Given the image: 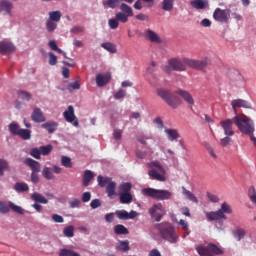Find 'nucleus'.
<instances>
[{
  "label": "nucleus",
  "mask_w": 256,
  "mask_h": 256,
  "mask_svg": "<svg viewBox=\"0 0 256 256\" xmlns=\"http://www.w3.org/2000/svg\"><path fill=\"white\" fill-rule=\"evenodd\" d=\"M64 237H75V227L74 226H67L63 229Z\"/></svg>",
  "instance_id": "58836bf2"
},
{
  "label": "nucleus",
  "mask_w": 256,
  "mask_h": 256,
  "mask_svg": "<svg viewBox=\"0 0 256 256\" xmlns=\"http://www.w3.org/2000/svg\"><path fill=\"white\" fill-rule=\"evenodd\" d=\"M72 89L73 90L81 89V84H79L78 81L68 84V91H71Z\"/></svg>",
  "instance_id": "6e6d98bb"
},
{
  "label": "nucleus",
  "mask_w": 256,
  "mask_h": 256,
  "mask_svg": "<svg viewBox=\"0 0 256 256\" xmlns=\"http://www.w3.org/2000/svg\"><path fill=\"white\" fill-rule=\"evenodd\" d=\"M190 5L194 9H205V7L209 5V2H207V0H192Z\"/></svg>",
  "instance_id": "a878e982"
},
{
  "label": "nucleus",
  "mask_w": 256,
  "mask_h": 256,
  "mask_svg": "<svg viewBox=\"0 0 256 256\" xmlns=\"http://www.w3.org/2000/svg\"><path fill=\"white\" fill-rule=\"evenodd\" d=\"M46 29L49 33H53V31H55V29H57V23H55V21H53V20H47Z\"/></svg>",
  "instance_id": "de8ad7c7"
},
{
  "label": "nucleus",
  "mask_w": 256,
  "mask_h": 256,
  "mask_svg": "<svg viewBox=\"0 0 256 256\" xmlns=\"http://www.w3.org/2000/svg\"><path fill=\"white\" fill-rule=\"evenodd\" d=\"M49 65H57V56L52 52L49 53Z\"/></svg>",
  "instance_id": "680f3d73"
},
{
  "label": "nucleus",
  "mask_w": 256,
  "mask_h": 256,
  "mask_svg": "<svg viewBox=\"0 0 256 256\" xmlns=\"http://www.w3.org/2000/svg\"><path fill=\"white\" fill-rule=\"evenodd\" d=\"M148 213L152 219V221H156L159 223L163 217H165L166 211L163 207L162 203L154 204L152 207L149 208Z\"/></svg>",
  "instance_id": "1a4fd4ad"
},
{
  "label": "nucleus",
  "mask_w": 256,
  "mask_h": 256,
  "mask_svg": "<svg viewBox=\"0 0 256 256\" xmlns=\"http://www.w3.org/2000/svg\"><path fill=\"white\" fill-rule=\"evenodd\" d=\"M136 19H138V21H149V16L145 14H138L136 15Z\"/></svg>",
  "instance_id": "774afa93"
},
{
  "label": "nucleus",
  "mask_w": 256,
  "mask_h": 256,
  "mask_svg": "<svg viewBox=\"0 0 256 256\" xmlns=\"http://www.w3.org/2000/svg\"><path fill=\"white\" fill-rule=\"evenodd\" d=\"M31 199L35 201V203H43L44 205H47V203H49V200L47 198L37 192L31 194Z\"/></svg>",
  "instance_id": "cd10ccee"
},
{
  "label": "nucleus",
  "mask_w": 256,
  "mask_h": 256,
  "mask_svg": "<svg viewBox=\"0 0 256 256\" xmlns=\"http://www.w3.org/2000/svg\"><path fill=\"white\" fill-rule=\"evenodd\" d=\"M248 196H249L250 201H252V203L254 205H256V190H255V187H253V186L249 187Z\"/></svg>",
  "instance_id": "37998d69"
},
{
  "label": "nucleus",
  "mask_w": 256,
  "mask_h": 256,
  "mask_svg": "<svg viewBox=\"0 0 256 256\" xmlns=\"http://www.w3.org/2000/svg\"><path fill=\"white\" fill-rule=\"evenodd\" d=\"M42 177H44V179H47L48 181L55 179V175L53 174V169L49 167H44L42 170Z\"/></svg>",
  "instance_id": "c756f323"
},
{
  "label": "nucleus",
  "mask_w": 256,
  "mask_h": 256,
  "mask_svg": "<svg viewBox=\"0 0 256 256\" xmlns=\"http://www.w3.org/2000/svg\"><path fill=\"white\" fill-rule=\"evenodd\" d=\"M154 229L159 232V235L164 241L168 243H177L179 235L175 232V226L169 222H162L154 225Z\"/></svg>",
  "instance_id": "f03ea898"
},
{
  "label": "nucleus",
  "mask_w": 256,
  "mask_h": 256,
  "mask_svg": "<svg viewBox=\"0 0 256 256\" xmlns=\"http://www.w3.org/2000/svg\"><path fill=\"white\" fill-rule=\"evenodd\" d=\"M63 117L67 123H72L74 127H79V120L75 116V108L73 106H68V109L63 113Z\"/></svg>",
  "instance_id": "4468645a"
},
{
  "label": "nucleus",
  "mask_w": 256,
  "mask_h": 256,
  "mask_svg": "<svg viewBox=\"0 0 256 256\" xmlns=\"http://www.w3.org/2000/svg\"><path fill=\"white\" fill-rule=\"evenodd\" d=\"M245 235H246V232L243 229H238L233 233V236L235 237V239H237V241H241V239H243Z\"/></svg>",
  "instance_id": "8fccbe9b"
},
{
  "label": "nucleus",
  "mask_w": 256,
  "mask_h": 256,
  "mask_svg": "<svg viewBox=\"0 0 256 256\" xmlns=\"http://www.w3.org/2000/svg\"><path fill=\"white\" fill-rule=\"evenodd\" d=\"M142 193L145 197H151L152 199H158L160 201H165L173 197V193L168 190H158L154 188H144L142 189Z\"/></svg>",
  "instance_id": "423d86ee"
},
{
  "label": "nucleus",
  "mask_w": 256,
  "mask_h": 256,
  "mask_svg": "<svg viewBox=\"0 0 256 256\" xmlns=\"http://www.w3.org/2000/svg\"><path fill=\"white\" fill-rule=\"evenodd\" d=\"M118 195L122 205H129V203L133 202V195H131V193H122Z\"/></svg>",
  "instance_id": "bb28decb"
},
{
  "label": "nucleus",
  "mask_w": 256,
  "mask_h": 256,
  "mask_svg": "<svg viewBox=\"0 0 256 256\" xmlns=\"http://www.w3.org/2000/svg\"><path fill=\"white\" fill-rule=\"evenodd\" d=\"M127 95V91L120 89L114 94V99H123Z\"/></svg>",
  "instance_id": "5fc2aeb1"
},
{
  "label": "nucleus",
  "mask_w": 256,
  "mask_h": 256,
  "mask_svg": "<svg viewBox=\"0 0 256 256\" xmlns=\"http://www.w3.org/2000/svg\"><path fill=\"white\" fill-rule=\"evenodd\" d=\"M157 95L160 96V98L163 99V101H165V103H167L168 107H171V109H177V107H180V105L183 103L181 98L167 89H158Z\"/></svg>",
  "instance_id": "20e7f679"
},
{
  "label": "nucleus",
  "mask_w": 256,
  "mask_h": 256,
  "mask_svg": "<svg viewBox=\"0 0 256 256\" xmlns=\"http://www.w3.org/2000/svg\"><path fill=\"white\" fill-rule=\"evenodd\" d=\"M31 119L34 121V123H45V121H47V118H45V115L43 114V111L40 110V108L33 109Z\"/></svg>",
  "instance_id": "a211bd4d"
},
{
  "label": "nucleus",
  "mask_w": 256,
  "mask_h": 256,
  "mask_svg": "<svg viewBox=\"0 0 256 256\" xmlns=\"http://www.w3.org/2000/svg\"><path fill=\"white\" fill-rule=\"evenodd\" d=\"M10 209H12L14 213H18V215H25V210H23L21 206H17L13 202H9V206H7L5 202L0 201V213L5 215L9 213Z\"/></svg>",
  "instance_id": "9b49d317"
},
{
  "label": "nucleus",
  "mask_w": 256,
  "mask_h": 256,
  "mask_svg": "<svg viewBox=\"0 0 256 256\" xmlns=\"http://www.w3.org/2000/svg\"><path fill=\"white\" fill-rule=\"evenodd\" d=\"M232 109L235 113V117H241V115H237V109H251V102L243 99H235L231 102Z\"/></svg>",
  "instance_id": "ddd939ff"
},
{
  "label": "nucleus",
  "mask_w": 256,
  "mask_h": 256,
  "mask_svg": "<svg viewBox=\"0 0 256 256\" xmlns=\"http://www.w3.org/2000/svg\"><path fill=\"white\" fill-rule=\"evenodd\" d=\"M31 157H34V159H41V150L40 148H32L30 151Z\"/></svg>",
  "instance_id": "864d4df0"
},
{
  "label": "nucleus",
  "mask_w": 256,
  "mask_h": 256,
  "mask_svg": "<svg viewBox=\"0 0 256 256\" xmlns=\"http://www.w3.org/2000/svg\"><path fill=\"white\" fill-rule=\"evenodd\" d=\"M50 21H61V12L60 11H52L49 13Z\"/></svg>",
  "instance_id": "09e8293b"
},
{
  "label": "nucleus",
  "mask_w": 256,
  "mask_h": 256,
  "mask_svg": "<svg viewBox=\"0 0 256 256\" xmlns=\"http://www.w3.org/2000/svg\"><path fill=\"white\" fill-rule=\"evenodd\" d=\"M101 47L108 51L109 53H117V46L111 42H105L101 44Z\"/></svg>",
  "instance_id": "473e14b6"
},
{
  "label": "nucleus",
  "mask_w": 256,
  "mask_h": 256,
  "mask_svg": "<svg viewBox=\"0 0 256 256\" xmlns=\"http://www.w3.org/2000/svg\"><path fill=\"white\" fill-rule=\"evenodd\" d=\"M122 135H123V131H121L120 129L114 130L113 136H114V139H116V141H119Z\"/></svg>",
  "instance_id": "69168bd1"
},
{
  "label": "nucleus",
  "mask_w": 256,
  "mask_h": 256,
  "mask_svg": "<svg viewBox=\"0 0 256 256\" xmlns=\"http://www.w3.org/2000/svg\"><path fill=\"white\" fill-rule=\"evenodd\" d=\"M70 207L71 209H77L79 207H81V200L79 199H74L70 202Z\"/></svg>",
  "instance_id": "4d7b16f0"
},
{
  "label": "nucleus",
  "mask_w": 256,
  "mask_h": 256,
  "mask_svg": "<svg viewBox=\"0 0 256 256\" xmlns=\"http://www.w3.org/2000/svg\"><path fill=\"white\" fill-rule=\"evenodd\" d=\"M6 169H9V162L5 159H0V177L5 175Z\"/></svg>",
  "instance_id": "79ce46f5"
},
{
  "label": "nucleus",
  "mask_w": 256,
  "mask_h": 256,
  "mask_svg": "<svg viewBox=\"0 0 256 256\" xmlns=\"http://www.w3.org/2000/svg\"><path fill=\"white\" fill-rule=\"evenodd\" d=\"M176 95H179V97L183 98V100L188 103V105H195V100L193 99V96H191V93H189L186 90L178 89L175 91Z\"/></svg>",
  "instance_id": "6ab92c4d"
},
{
  "label": "nucleus",
  "mask_w": 256,
  "mask_h": 256,
  "mask_svg": "<svg viewBox=\"0 0 256 256\" xmlns=\"http://www.w3.org/2000/svg\"><path fill=\"white\" fill-rule=\"evenodd\" d=\"M52 219H53L54 223H63L65 221L63 216H61L59 214L52 215Z\"/></svg>",
  "instance_id": "e2e57ef3"
},
{
  "label": "nucleus",
  "mask_w": 256,
  "mask_h": 256,
  "mask_svg": "<svg viewBox=\"0 0 256 256\" xmlns=\"http://www.w3.org/2000/svg\"><path fill=\"white\" fill-rule=\"evenodd\" d=\"M104 7H109V9H115L119 5V0H104L102 2Z\"/></svg>",
  "instance_id": "a19ab883"
},
{
  "label": "nucleus",
  "mask_w": 256,
  "mask_h": 256,
  "mask_svg": "<svg viewBox=\"0 0 256 256\" xmlns=\"http://www.w3.org/2000/svg\"><path fill=\"white\" fill-rule=\"evenodd\" d=\"M61 161L64 167H67L68 169H71V167H73V164L71 163V158H69L68 156H62Z\"/></svg>",
  "instance_id": "3c124183"
},
{
  "label": "nucleus",
  "mask_w": 256,
  "mask_h": 256,
  "mask_svg": "<svg viewBox=\"0 0 256 256\" xmlns=\"http://www.w3.org/2000/svg\"><path fill=\"white\" fill-rule=\"evenodd\" d=\"M59 256H81V254L71 249L63 248L59 251Z\"/></svg>",
  "instance_id": "4c0bfd02"
},
{
  "label": "nucleus",
  "mask_w": 256,
  "mask_h": 256,
  "mask_svg": "<svg viewBox=\"0 0 256 256\" xmlns=\"http://www.w3.org/2000/svg\"><path fill=\"white\" fill-rule=\"evenodd\" d=\"M40 154L41 155H49V153H51V151H53V145L48 144L46 146H40Z\"/></svg>",
  "instance_id": "49530a36"
},
{
  "label": "nucleus",
  "mask_w": 256,
  "mask_h": 256,
  "mask_svg": "<svg viewBox=\"0 0 256 256\" xmlns=\"http://www.w3.org/2000/svg\"><path fill=\"white\" fill-rule=\"evenodd\" d=\"M233 123H235V116L234 119H225L220 121V127H222L224 134L227 137H233V135H235V131H233Z\"/></svg>",
  "instance_id": "2eb2a0df"
},
{
  "label": "nucleus",
  "mask_w": 256,
  "mask_h": 256,
  "mask_svg": "<svg viewBox=\"0 0 256 256\" xmlns=\"http://www.w3.org/2000/svg\"><path fill=\"white\" fill-rule=\"evenodd\" d=\"M209 65H211V59L209 58H204L201 60H195L190 58H171L170 60H168V64L166 66H163V71L168 75L171 74V71H187V67H190V69L203 71V69H207Z\"/></svg>",
  "instance_id": "f257e3e1"
},
{
  "label": "nucleus",
  "mask_w": 256,
  "mask_h": 256,
  "mask_svg": "<svg viewBox=\"0 0 256 256\" xmlns=\"http://www.w3.org/2000/svg\"><path fill=\"white\" fill-rule=\"evenodd\" d=\"M116 249H118V251H122V253H127V251L130 249L129 240H120L116 246Z\"/></svg>",
  "instance_id": "7c9ffc66"
},
{
  "label": "nucleus",
  "mask_w": 256,
  "mask_h": 256,
  "mask_svg": "<svg viewBox=\"0 0 256 256\" xmlns=\"http://www.w3.org/2000/svg\"><path fill=\"white\" fill-rule=\"evenodd\" d=\"M144 37L151 43H161V37L151 29L145 31Z\"/></svg>",
  "instance_id": "4be33fe9"
},
{
  "label": "nucleus",
  "mask_w": 256,
  "mask_h": 256,
  "mask_svg": "<svg viewBox=\"0 0 256 256\" xmlns=\"http://www.w3.org/2000/svg\"><path fill=\"white\" fill-rule=\"evenodd\" d=\"M13 2L9 0H0V13L3 15H9V17H13Z\"/></svg>",
  "instance_id": "dca6fc26"
},
{
  "label": "nucleus",
  "mask_w": 256,
  "mask_h": 256,
  "mask_svg": "<svg viewBox=\"0 0 256 256\" xmlns=\"http://www.w3.org/2000/svg\"><path fill=\"white\" fill-rule=\"evenodd\" d=\"M111 81V73L107 72L106 74H98L96 76V85L97 87H105L107 83Z\"/></svg>",
  "instance_id": "aec40b11"
},
{
  "label": "nucleus",
  "mask_w": 256,
  "mask_h": 256,
  "mask_svg": "<svg viewBox=\"0 0 256 256\" xmlns=\"http://www.w3.org/2000/svg\"><path fill=\"white\" fill-rule=\"evenodd\" d=\"M225 213L228 215H230V213H233L231 206L227 204V202H224L221 205V209H219L218 211L206 213V217L208 221H219V223L223 225V221H221V219H227V216L225 215Z\"/></svg>",
  "instance_id": "39448f33"
},
{
  "label": "nucleus",
  "mask_w": 256,
  "mask_h": 256,
  "mask_svg": "<svg viewBox=\"0 0 256 256\" xmlns=\"http://www.w3.org/2000/svg\"><path fill=\"white\" fill-rule=\"evenodd\" d=\"M120 11L121 12L116 13V19L120 21V23H127L129 21V17H133L135 15L133 13V8L125 3L120 5Z\"/></svg>",
  "instance_id": "9d476101"
},
{
  "label": "nucleus",
  "mask_w": 256,
  "mask_h": 256,
  "mask_svg": "<svg viewBox=\"0 0 256 256\" xmlns=\"http://www.w3.org/2000/svg\"><path fill=\"white\" fill-rule=\"evenodd\" d=\"M115 189H117V184L113 181L109 182L106 187L108 197H113V195H115Z\"/></svg>",
  "instance_id": "e433bc0d"
},
{
  "label": "nucleus",
  "mask_w": 256,
  "mask_h": 256,
  "mask_svg": "<svg viewBox=\"0 0 256 256\" xmlns=\"http://www.w3.org/2000/svg\"><path fill=\"white\" fill-rule=\"evenodd\" d=\"M131 183L125 182L119 185L118 194L131 193Z\"/></svg>",
  "instance_id": "72a5a7b5"
},
{
  "label": "nucleus",
  "mask_w": 256,
  "mask_h": 256,
  "mask_svg": "<svg viewBox=\"0 0 256 256\" xmlns=\"http://www.w3.org/2000/svg\"><path fill=\"white\" fill-rule=\"evenodd\" d=\"M97 181H98V185L100 187H105L107 185V183H111V178H109V177L103 178V176L99 175L97 177Z\"/></svg>",
  "instance_id": "a18cd8bd"
},
{
  "label": "nucleus",
  "mask_w": 256,
  "mask_h": 256,
  "mask_svg": "<svg viewBox=\"0 0 256 256\" xmlns=\"http://www.w3.org/2000/svg\"><path fill=\"white\" fill-rule=\"evenodd\" d=\"M116 215L118 219H121L122 221H127V219H129V212L126 210H117Z\"/></svg>",
  "instance_id": "c03bdc74"
},
{
  "label": "nucleus",
  "mask_w": 256,
  "mask_h": 256,
  "mask_svg": "<svg viewBox=\"0 0 256 256\" xmlns=\"http://www.w3.org/2000/svg\"><path fill=\"white\" fill-rule=\"evenodd\" d=\"M196 251L200 256L223 255L224 253L223 249L213 243H209L207 246L198 245L196 246Z\"/></svg>",
  "instance_id": "0eeeda50"
},
{
  "label": "nucleus",
  "mask_w": 256,
  "mask_h": 256,
  "mask_svg": "<svg viewBox=\"0 0 256 256\" xmlns=\"http://www.w3.org/2000/svg\"><path fill=\"white\" fill-rule=\"evenodd\" d=\"M147 167H149L148 176L153 181H167V171H165V168L163 165H161V162L154 160L147 164Z\"/></svg>",
  "instance_id": "7ed1b4c3"
},
{
  "label": "nucleus",
  "mask_w": 256,
  "mask_h": 256,
  "mask_svg": "<svg viewBox=\"0 0 256 256\" xmlns=\"http://www.w3.org/2000/svg\"><path fill=\"white\" fill-rule=\"evenodd\" d=\"M9 131L11 135H17L20 139H23V141H29V139H31V130L23 129L17 123L9 124Z\"/></svg>",
  "instance_id": "6e6552de"
},
{
  "label": "nucleus",
  "mask_w": 256,
  "mask_h": 256,
  "mask_svg": "<svg viewBox=\"0 0 256 256\" xmlns=\"http://www.w3.org/2000/svg\"><path fill=\"white\" fill-rule=\"evenodd\" d=\"M17 95L22 99V101H31L32 95L27 91L18 90Z\"/></svg>",
  "instance_id": "ea45409f"
},
{
  "label": "nucleus",
  "mask_w": 256,
  "mask_h": 256,
  "mask_svg": "<svg viewBox=\"0 0 256 256\" xmlns=\"http://www.w3.org/2000/svg\"><path fill=\"white\" fill-rule=\"evenodd\" d=\"M90 207H91V209H97V208L101 207V200H99V199L92 200L90 203Z\"/></svg>",
  "instance_id": "13d9d810"
},
{
  "label": "nucleus",
  "mask_w": 256,
  "mask_h": 256,
  "mask_svg": "<svg viewBox=\"0 0 256 256\" xmlns=\"http://www.w3.org/2000/svg\"><path fill=\"white\" fill-rule=\"evenodd\" d=\"M25 165H27L29 168H31L32 173H39L41 171V164L31 158H27L24 161Z\"/></svg>",
  "instance_id": "5701e85b"
},
{
  "label": "nucleus",
  "mask_w": 256,
  "mask_h": 256,
  "mask_svg": "<svg viewBox=\"0 0 256 256\" xmlns=\"http://www.w3.org/2000/svg\"><path fill=\"white\" fill-rule=\"evenodd\" d=\"M230 17L229 10H223L221 8H216L213 13V19L219 23H229Z\"/></svg>",
  "instance_id": "f8f14e48"
},
{
  "label": "nucleus",
  "mask_w": 256,
  "mask_h": 256,
  "mask_svg": "<svg viewBox=\"0 0 256 256\" xmlns=\"http://www.w3.org/2000/svg\"><path fill=\"white\" fill-rule=\"evenodd\" d=\"M114 232L116 235H129V230L121 224H118L114 227Z\"/></svg>",
  "instance_id": "f704fd0d"
},
{
  "label": "nucleus",
  "mask_w": 256,
  "mask_h": 256,
  "mask_svg": "<svg viewBox=\"0 0 256 256\" xmlns=\"http://www.w3.org/2000/svg\"><path fill=\"white\" fill-rule=\"evenodd\" d=\"M207 197L211 203H219V197L217 195L208 192Z\"/></svg>",
  "instance_id": "bf43d9fd"
},
{
  "label": "nucleus",
  "mask_w": 256,
  "mask_h": 256,
  "mask_svg": "<svg viewBox=\"0 0 256 256\" xmlns=\"http://www.w3.org/2000/svg\"><path fill=\"white\" fill-rule=\"evenodd\" d=\"M14 190L17 193H25V191H29V185L24 182H17L14 184Z\"/></svg>",
  "instance_id": "c85d7f7f"
},
{
  "label": "nucleus",
  "mask_w": 256,
  "mask_h": 256,
  "mask_svg": "<svg viewBox=\"0 0 256 256\" xmlns=\"http://www.w3.org/2000/svg\"><path fill=\"white\" fill-rule=\"evenodd\" d=\"M119 22L120 21L115 16V18L108 20V25H109L110 29H117L119 27Z\"/></svg>",
  "instance_id": "603ef678"
},
{
  "label": "nucleus",
  "mask_w": 256,
  "mask_h": 256,
  "mask_svg": "<svg viewBox=\"0 0 256 256\" xmlns=\"http://www.w3.org/2000/svg\"><path fill=\"white\" fill-rule=\"evenodd\" d=\"M174 5H175V0H163L162 1L163 11H173Z\"/></svg>",
  "instance_id": "c9c22d12"
},
{
  "label": "nucleus",
  "mask_w": 256,
  "mask_h": 256,
  "mask_svg": "<svg viewBox=\"0 0 256 256\" xmlns=\"http://www.w3.org/2000/svg\"><path fill=\"white\" fill-rule=\"evenodd\" d=\"M229 143H231V136H226L220 140V145H222V147H227Z\"/></svg>",
  "instance_id": "052dcab7"
},
{
  "label": "nucleus",
  "mask_w": 256,
  "mask_h": 256,
  "mask_svg": "<svg viewBox=\"0 0 256 256\" xmlns=\"http://www.w3.org/2000/svg\"><path fill=\"white\" fill-rule=\"evenodd\" d=\"M182 193L188 199V201H192V203H199V199H197V196L193 194V192L187 190L185 187H182Z\"/></svg>",
  "instance_id": "393cba45"
},
{
  "label": "nucleus",
  "mask_w": 256,
  "mask_h": 256,
  "mask_svg": "<svg viewBox=\"0 0 256 256\" xmlns=\"http://www.w3.org/2000/svg\"><path fill=\"white\" fill-rule=\"evenodd\" d=\"M9 53H15V45L11 42H0V55H7Z\"/></svg>",
  "instance_id": "f3484780"
},
{
  "label": "nucleus",
  "mask_w": 256,
  "mask_h": 256,
  "mask_svg": "<svg viewBox=\"0 0 256 256\" xmlns=\"http://www.w3.org/2000/svg\"><path fill=\"white\" fill-rule=\"evenodd\" d=\"M94 177L95 175H93V172L91 170L84 171V175H83L84 187H89V184L91 183V181H93Z\"/></svg>",
  "instance_id": "b1692460"
},
{
  "label": "nucleus",
  "mask_w": 256,
  "mask_h": 256,
  "mask_svg": "<svg viewBox=\"0 0 256 256\" xmlns=\"http://www.w3.org/2000/svg\"><path fill=\"white\" fill-rule=\"evenodd\" d=\"M83 203H89L91 201V192H84L82 194Z\"/></svg>",
  "instance_id": "0e129e2a"
},
{
  "label": "nucleus",
  "mask_w": 256,
  "mask_h": 256,
  "mask_svg": "<svg viewBox=\"0 0 256 256\" xmlns=\"http://www.w3.org/2000/svg\"><path fill=\"white\" fill-rule=\"evenodd\" d=\"M31 181L32 183H37L39 181V172L31 173Z\"/></svg>",
  "instance_id": "338daca9"
},
{
  "label": "nucleus",
  "mask_w": 256,
  "mask_h": 256,
  "mask_svg": "<svg viewBox=\"0 0 256 256\" xmlns=\"http://www.w3.org/2000/svg\"><path fill=\"white\" fill-rule=\"evenodd\" d=\"M165 133L168 135L169 141H175L180 137L179 132H177L175 129H166Z\"/></svg>",
  "instance_id": "2f4dec72"
},
{
  "label": "nucleus",
  "mask_w": 256,
  "mask_h": 256,
  "mask_svg": "<svg viewBox=\"0 0 256 256\" xmlns=\"http://www.w3.org/2000/svg\"><path fill=\"white\" fill-rule=\"evenodd\" d=\"M41 127L42 129H45L47 133H49V135H53V133L57 131L59 123H57L56 121H48L46 123H43Z\"/></svg>",
  "instance_id": "412c9836"
}]
</instances>
